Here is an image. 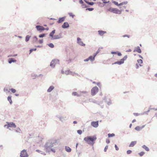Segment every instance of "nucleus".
Wrapping results in <instances>:
<instances>
[{"label": "nucleus", "mask_w": 157, "mask_h": 157, "mask_svg": "<svg viewBox=\"0 0 157 157\" xmlns=\"http://www.w3.org/2000/svg\"><path fill=\"white\" fill-rule=\"evenodd\" d=\"M56 141L54 140H51L48 141L44 145V150L46 152H50V148L56 146Z\"/></svg>", "instance_id": "f257e3e1"}, {"label": "nucleus", "mask_w": 157, "mask_h": 157, "mask_svg": "<svg viewBox=\"0 0 157 157\" xmlns=\"http://www.w3.org/2000/svg\"><path fill=\"white\" fill-rule=\"evenodd\" d=\"M96 139L97 137L95 136H87L84 138V140L87 144L92 145L94 144Z\"/></svg>", "instance_id": "f03ea898"}, {"label": "nucleus", "mask_w": 157, "mask_h": 157, "mask_svg": "<svg viewBox=\"0 0 157 157\" xmlns=\"http://www.w3.org/2000/svg\"><path fill=\"white\" fill-rule=\"evenodd\" d=\"M122 7H120L121 10H119L118 9L115 8H113L110 7L108 9V10L111 12H112L114 13L118 14H121V11L124 10V8L122 9Z\"/></svg>", "instance_id": "7ed1b4c3"}, {"label": "nucleus", "mask_w": 157, "mask_h": 157, "mask_svg": "<svg viewBox=\"0 0 157 157\" xmlns=\"http://www.w3.org/2000/svg\"><path fill=\"white\" fill-rule=\"evenodd\" d=\"M98 88L97 86L93 87L91 90V94L92 96L95 95L98 92Z\"/></svg>", "instance_id": "20e7f679"}, {"label": "nucleus", "mask_w": 157, "mask_h": 157, "mask_svg": "<svg viewBox=\"0 0 157 157\" xmlns=\"http://www.w3.org/2000/svg\"><path fill=\"white\" fill-rule=\"evenodd\" d=\"M7 124H5L4 126V127H6V126L7 128H15L16 127V126L15 124L13 122H7Z\"/></svg>", "instance_id": "39448f33"}, {"label": "nucleus", "mask_w": 157, "mask_h": 157, "mask_svg": "<svg viewBox=\"0 0 157 157\" xmlns=\"http://www.w3.org/2000/svg\"><path fill=\"white\" fill-rule=\"evenodd\" d=\"M20 156L21 157H28L29 155L27 153L25 150H23L21 152Z\"/></svg>", "instance_id": "423d86ee"}, {"label": "nucleus", "mask_w": 157, "mask_h": 157, "mask_svg": "<svg viewBox=\"0 0 157 157\" xmlns=\"http://www.w3.org/2000/svg\"><path fill=\"white\" fill-rule=\"evenodd\" d=\"M36 28L37 31H40V33L41 32L45 30V28L40 25H36Z\"/></svg>", "instance_id": "0eeeda50"}, {"label": "nucleus", "mask_w": 157, "mask_h": 157, "mask_svg": "<svg viewBox=\"0 0 157 157\" xmlns=\"http://www.w3.org/2000/svg\"><path fill=\"white\" fill-rule=\"evenodd\" d=\"M59 60L58 59H54L52 60L50 64V66L54 68L55 66V65L56 64L57 62H59Z\"/></svg>", "instance_id": "6e6552de"}, {"label": "nucleus", "mask_w": 157, "mask_h": 157, "mask_svg": "<svg viewBox=\"0 0 157 157\" xmlns=\"http://www.w3.org/2000/svg\"><path fill=\"white\" fill-rule=\"evenodd\" d=\"M77 43L81 46H85V44L83 43V42L81 41V39L79 37H78L77 38Z\"/></svg>", "instance_id": "1a4fd4ad"}, {"label": "nucleus", "mask_w": 157, "mask_h": 157, "mask_svg": "<svg viewBox=\"0 0 157 157\" xmlns=\"http://www.w3.org/2000/svg\"><path fill=\"white\" fill-rule=\"evenodd\" d=\"M57 117L59 119V120L62 122H63L67 120L66 117H63L59 115L57 116Z\"/></svg>", "instance_id": "9d476101"}, {"label": "nucleus", "mask_w": 157, "mask_h": 157, "mask_svg": "<svg viewBox=\"0 0 157 157\" xmlns=\"http://www.w3.org/2000/svg\"><path fill=\"white\" fill-rule=\"evenodd\" d=\"M91 125L94 128H97L98 126V121H92L91 122Z\"/></svg>", "instance_id": "9b49d317"}, {"label": "nucleus", "mask_w": 157, "mask_h": 157, "mask_svg": "<svg viewBox=\"0 0 157 157\" xmlns=\"http://www.w3.org/2000/svg\"><path fill=\"white\" fill-rule=\"evenodd\" d=\"M62 37V34L61 33H60L59 35H55L54 36V37L53 38V40H56L59 39L61 38Z\"/></svg>", "instance_id": "f8f14e48"}, {"label": "nucleus", "mask_w": 157, "mask_h": 157, "mask_svg": "<svg viewBox=\"0 0 157 157\" xmlns=\"http://www.w3.org/2000/svg\"><path fill=\"white\" fill-rule=\"evenodd\" d=\"M69 26V25L67 22H65L62 25V27L63 29H66Z\"/></svg>", "instance_id": "ddd939ff"}, {"label": "nucleus", "mask_w": 157, "mask_h": 157, "mask_svg": "<svg viewBox=\"0 0 157 157\" xmlns=\"http://www.w3.org/2000/svg\"><path fill=\"white\" fill-rule=\"evenodd\" d=\"M66 17H60L59 18L58 20L57 21V22L58 23H61L63 22L65 20Z\"/></svg>", "instance_id": "4468645a"}, {"label": "nucleus", "mask_w": 157, "mask_h": 157, "mask_svg": "<svg viewBox=\"0 0 157 157\" xmlns=\"http://www.w3.org/2000/svg\"><path fill=\"white\" fill-rule=\"evenodd\" d=\"M136 52L139 53H141V50L139 46H137L136 48L134 50L133 52Z\"/></svg>", "instance_id": "2eb2a0df"}, {"label": "nucleus", "mask_w": 157, "mask_h": 157, "mask_svg": "<svg viewBox=\"0 0 157 157\" xmlns=\"http://www.w3.org/2000/svg\"><path fill=\"white\" fill-rule=\"evenodd\" d=\"M16 61L17 60L13 58H9L8 60V62L10 64L12 62H16Z\"/></svg>", "instance_id": "dca6fc26"}, {"label": "nucleus", "mask_w": 157, "mask_h": 157, "mask_svg": "<svg viewBox=\"0 0 157 157\" xmlns=\"http://www.w3.org/2000/svg\"><path fill=\"white\" fill-rule=\"evenodd\" d=\"M98 34L101 36L103 35L105 33H106V32L102 30H99L98 31Z\"/></svg>", "instance_id": "f3484780"}, {"label": "nucleus", "mask_w": 157, "mask_h": 157, "mask_svg": "<svg viewBox=\"0 0 157 157\" xmlns=\"http://www.w3.org/2000/svg\"><path fill=\"white\" fill-rule=\"evenodd\" d=\"M124 62L122 61L121 60L120 61H117V62H114V63H113L112 64V65L114 64H118L119 65H121L123 63H124Z\"/></svg>", "instance_id": "a211bd4d"}, {"label": "nucleus", "mask_w": 157, "mask_h": 157, "mask_svg": "<svg viewBox=\"0 0 157 157\" xmlns=\"http://www.w3.org/2000/svg\"><path fill=\"white\" fill-rule=\"evenodd\" d=\"M136 144V141H132L129 145V147H133Z\"/></svg>", "instance_id": "6ab92c4d"}, {"label": "nucleus", "mask_w": 157, "mask_h": 157, "mask_svg": "<svg viewBox=\"0 0 157 157\" xmlns=\"http://www.w3.org/2000/svg\"><path fill=\"white\" fill-rule=\"evenodd\" d=\"M84 2L87 4H88L89 5H90L91 6H92L93 5H94L95 3L91 2H90L87 1L86 0H83Z\"/></svg>", "instance_id": "aec40b11"}, {"label": "nucleus", "mask_w": 157, "mask_h": 157, "mask_svg": "<svg viewBox=\"0 0 157 157\" xmlns=\"http://www.w3.org/2000/svg\"><path fill=\"white\" fill-rule=\"evenodd\" d=\"M54 88V87L53 86H51L49 87L48 88V89L47 90V92H50L52 91L53 90Z\"/></svg>", "instance_id": "412c9836"}, {"label": "nucleus", "mask_w": 157, "mask_h": 157, "mask_svg": "<svg viewBox=\"0 0 157 157\" xmlns=\"http://www.w3.org/2000/svg\"><path fill=\"white\" fill-rule=\"evenodd\" d=\"M65 150L68 152H70L71 151V149L69 147L65 146Z\"/></svg>", "instance_id": "4be33fe9"}, {"label": "nucleus", "mask_w": 157, "mask_h": 157, "mask_svg": "<svg viewBox=\"0 0 157 157\" xmlns=\"http://www.w3.org/2000/svg\"><path fill=\"white\" fill-rule=\"evenodd\" d=\"M7 100L9 102L10 104H12V101L11 99V97L10 96H9L7 97Z\"/></svg>", "instance_id": "5701e85b"}, {"label": "nucleus", "mask_w": 157, "mask_h": 157, "mask_svg": "<svg viewBox=\"0 0 157 157\" xmlns=\"http://www.w3.org/2000/svg\"><path fill=\"white\" fill-rule=\"evenodd\" d=\"M81 4V6L82 8H86L89 7V6L85 4L84 3V2H83V4Z\"/></svg>", "instance_id": "b1692460"}, {"label": "nucleus", "mask_w": 157, "mask_h": 157, "mask_svg": "<svg viewBox=\"0 0 157 157\" xmlns=\"http://www.w3.org/2000/svg\"><path fill=\"white\" fill-rule=\"evenodd\" d=\"M142 147L143 148L145 149V150L147 151H148L149 150V148L147 146H145V145H143L142 146Z\"/></svg>", "instance_id": "393cba45"}, {"label": "nucleus", "mask_w": 157, "mask_h": 157, "mask_svg": "<svg viewBox=\"0 0 157 157\" xmlns=\"http://www.w3.org/2000/svg\"><path fill=\"white\" fill-rule=\"evenodd\" d=\"M31 37V36L29 35H27L25 37V41L26 42H27L29 40V39Z\"/></svg>", "instance_id": "a878e982"}, {"label": "nucleus", "mask_w": 157, "mask_h": 157, "mask_svg": "<svg viewBox=\"0 0 157 157\" xmlns=\"http://www.w3.org/2000/svg\"><path fill=\"white\" fill-rule=\"evenodd\" d=\"M88 58L89 60H90L91 62L94 61L95 59V58H94V57H93V56H90L88 57Z\"/></svg>", "instance_id": "bb28decb"}, {"label": "nucleus", "mask_w": 157, "mask_h": 157, "mask_svg": "<svg viewBox=\"0 0 157 157\" xmlns=\"http://www.w3.org/2000/svg\"><path fill=\"white\" fill-rule=\"evenodd\" d=\"M47 35L46 33H42L39 35V37L40 38H43L45 37Z\"/></svg>", "instance_id": "cd10ccee"}, {"label": "nucleus", "mask_w": 157, "mask_h": 157, "mask_svg": "<svg viewBox=\"0 0 157 157\" xmlns=\"http://www.w3.org/2000/svg\"><path fill=\"white\" fill-rule=\"evenodd\" d=\"M36 151L38 152V153H40V154H43V155H46V154L45 153L41 151H40V150H36Z\"/></svg>", "instance_id": "c85d7f7f"}, {"label": "nucleus", "mask_w": 157, "mask_h": 157, "mask_svg": "<svg viewBox=\"0 0 157 157\" xmlns=\"http://www.w3.org/2000/svg\"><path fill=\"white\" fill-rule=\"evenodd\" d=\"M105 102H106L107 105H109L112 104L111 101L110 99H109V101H106Z\"/></svg>", "instance_id": "c756f323"}, {"label": "nucleus", "mask_w": 157, "mask_h": 157, "mask_svg": "<svg viewBox=\"0 0 157 157\" xmlns=\"http://www.w3.org/2000/svg\"><path fill=\"white\" fill-rule=\"evenodd\" d=\"M72 95L74 96H77L78 97H79L80 96V95L79 94H78L76 92H73L72 93Z\"/></svg>", "instance_id": "7c9ffc66"}, {"label": "nucleus", "mask_w": 157, "mask_h": 157, "mask_svg": "<svg viewBox=\"0 0 157 157\" xmlns=\"http://www.w3.org/2000/svg\"><path fill=\"white\" fill-rule=\"evenodd\" d=\"M108 135L109 137H112L115 136V134L113 133L111 134L109 133Z\"/></svg>", "instance_id": "2f4dec72"}, {"label": "nucleus", "mask_w": 157, "mask_h": 157, "mask_svg": "<svg viewBox=\"0 0 157 157\" xmlns=\"http://www.w3.org/2000/svg\"><path fill=\"white\" fill-rule=\"evenodd\" d=\"M48 46H49L51 48H52L54 47V44L52 43H50L48 44Z\"/></svg>", "instance_id": "473e14b6"}, {"label": "nucleus", "mask_w": 157, "mask_h": 157, "mask_svg": "<svg viewBox=\"0 0 157 157\" xmlns=\"http://www.w3.org/2000/svg\"><path fill=\"white\" fill-rule=\"evenodd\" d=\"M135 129L137 131H140V130H141V129L140 128V127L139 126H137L135 127Z\"/></svg>", "instance_id": "72a5a7b5"}, {"label": "nucleus", "mask_w": 157, "mask_h": 157, "mask_svg": "<svg viewBox=\"0 0 157 157\" xmlns=\"http://www.w3.org/2000/svg\"><path fill=\"white\" fill-rule=\"evenodd\" d=\"M127 58V55H125L121 59V60L123 61L124 62V60H125Z\"/></svg>", "instance_id": "f704fd0d"}, {"label": "nucleus", "mask_w": 157, "mask_h": 157, "mask_svg": "<svg viewBox=\"0 0 157 157\" xmlns=\"http://www.w3.org/2000/svg\"><path fill=\"white\" fill-rule=\"evenodd\" d=\"M54 34L52 32L50 33L49 34V36L51 37V39L53 40V38L54 37Z\"/></svg>", "instance_id": "c9c22d12"}, {"label": "nucleus", "mask_w": 157, "mask_h": 157, "mask_svg": "<svg viewBox=\"0 0 157 157\" xmlns=\"http://www.w3.org/2000/svg\"><path fill=\"white\" fill-rule=\"evenodd\" d=\"M33 38L35 39V40H34L33 41V42H36V41H37L38 40V38H37V37H36V36H34L33 37Z\"/></svg>", "instance_id": "e433bc0d"}, {"label": "nucleus", "mask_w": 157, "mask_h": 157, "mask_svg": "<svg viewBox=\"0 0 157 157\" xmlns=\"http://www.w3.org/2000/svg\"><path fill=\"white\" fill-rule=\"evenodd\" d=\"M36 50V48H33L29 50L30 53H32L33 51H35Z\"/></svg>", "instance_id": "4c0bfd02"}, {"label": "nucleus", "mask_w": 157, "mask_h": 157, "mask_svg": "<svg viewBox=\"0 0 157 157\" xmlns=\"http://www.w3.org/2000/svg\"><path fill=\"white\" fill-rule=\"evenodd\" d=\"M11 91V92L13 93H14L16 92V90L13 88H11L10 89Z\"/></svg>", "instance_id": "58836bf2"}, {"label": "nucleus", "mask_w": 157, "mask_h": 157, "mask_svg": "<svg viewBox=\"0 0 157 157\" xmlns=\"http://www.w3.org/2000/svg\"><path fill=\"white\" fill-rule=\"evenodd\" d=\"M145 153L143 151H141L139 153V155L140 156H142Z\"/></svg>", "instance_id": "ea45409f"}, {"label": "nucleus", "mask_w": 157, "mask_h": 157, "mask_svg": "<svg viewBox=\"0 0 157 157\" xmlns=\"http://www.w3.org/2000/svg\"><path fill=\"white\" fill-rule=\"evenodd\" d=\"M137 62L139 63L142 64L143 63V61L141 59H139L137 60Z\"/></svg>", "instance_id": "a19ab883"}, {"label": "nucleus", "mask_w": 157, "mask_h": 157, "mask_svg": "<svg viewBox=\"0 0 157 157\" xmlns=\"http://www.w3.org/2000/svg\"><path fill=\"white\" fill-rule=\"evenodd\" d=\"M77 133L79 135H81L82 133V132L81 130H77Z\"/></svg>", "instance_id": "79ce46f5"}, {"label": "nucleus", "mask_w": 157, "mask_h": 157, "mask_svg": "<svg viewBox=\"0 0 157 157\" xmlns=\"http://www.w3.org/2000/svg\"><path fill=\"white\" fill-rule=\"evenodd\" d=\"M113 3L116 6H119V4L118 3V2L115 1H113Z\"/></svg>", "instance_id": "37998d69"}, {"label": "nucleus", "mask_w": 157, "mask_h": 157, "mask_svg": "<svg viewBox=\"0 0 157 157\" xmlns=\"http://www.w3.org/2000/svg\"><path fill=\"white\" fill-rule=\"evenodd\" d=\"M130 36L129 35H127V34H125L122 36V37H127L128 38H129L130 37Z\"/></svg>", "instance_id": "c03bdc74"}, {"label": "nucleus", "mask_w": 157, "mask_h": 157, "mask_svg": "<svg viewBox=\"0 0 157 157\" xmlns=\"http://www.w3.org/2000/svg\"><path fill=\"white\" fill-rule=\"evenodd\" d=\"M21 129L19 128H18L17 129L15 130V131L17 132L20 133V131H21Z\"/></svg>", "instance_id": "a18cd8bd"}, {"label": "nucleus", "mask_w": 157, "mask_h": 157, "mask_svg": "<svg viewBox=\"0 0 157 157\" xmlns=\"http://www.w3.org/2000/svg\"><path fill=\"white\" fill-rule=\"evenodd\" d=\"M108 145H107L105 147L104 149V151L105 152H106V150L107 149H108Z\"/></svg>", "instance_id": "49530a36"}, {"label": "nucleus", "mask_w": 157, "mask_h": 157, "mask_svg": "<svg viewBox=\"0 0 157 157\" xmlns=\"http://www.w3.org/2000/svg\"><path fill=\"white\" fill-rule=\"evenodd\" d=\"M132 151H131L130 150H128L127 151V153L128 154H131L132 153Z\"/></svg>", "instance_id": "de8ad7c7"}, {"label": "nucleus", "mask_w": 157, "mask_h": 157, "mask_svg": "<svg viewBox=\"0 0 157 157\" xmlns=\"http://www.w3.org/2000/svg\"><path fill=\"white\" fill-rule=\"evenodd\" d=\"M50 151H52V152H53L54 153H55L56 152L55 150L53 148H50Z\"/></svg>", "instance_id": "09e8293b"}, {"label": "nucleus", "mask_w": 157, "mask_h": 157, "mask_svg": "<svg viewBox=\"0 0 157 157\" xmlns=\"http://www.w3.org/2000/svg\"><path fill=\"white\" fill-rule=\"evenodd\" d=\"M68 14H69L70 16L72 17L73 18L74 16V15L72 13H69Z\"/></svg>", "instance_id": "8fccbe9b"}, {"label": "nucleus", "mask_w": 157, "mask_h": 157, "mask_svg": "<svg viewBox=\"0 0 157 157\" xmlns=\"http://www.w3.org/2000/svg\"><path fill=\"white\" fill-rule=\"evenodd\" d=\"M43 39H40L39 40V42L40 44H42L43 43Z\"/></svg>", "instance_id": "3c124183"}, {"label": "nucleus", "mask_w": 157, "mask_h": 157, "mask_svg": "<svg viewBox=\"0 0 157 157\" xmlns=\"http://www.w3.org/2000/svg\"><path fill=\"white\" fill-rule=\"evenodd\" d=\"M117 55L119 56H121L122 55L121 53L119 52H117Z\"/></svg>", "instance_id": "603ef678"}, {"label": "nucleus", "mask_w": 157, "mask_h": 157, "mask_svg": "<svg viewBox=\"0 0 157 157\" xmlns=\"http://www.w3.org/2000/svg\"><path fill=\"white\" fill-rule=\"evenodd\" d=\"M70 70L67 71H66L65 74L66 75H68L70 74Z\"/></svg>", "instance_id": "864d4df0"}, {"label": "nucleus", "mask_w": 157, "mask_h": 157, "mask_svg": "<svg viewBox=\"0 0 157 157\" xmlns=\"http://www.w3.org/2000/svg\"><path fill=\"white\" fill-rule=\"evenodd\" d=\"M115 148L116 150L117 151H118L119 150V148L116 144H115Z\"/></svg>", "instance_id": "5fc2aeb1"}, {"label": "nucleus", "mask_w": 157, "mask_h": 157, "mask_svg": "<svg viewBox=\"0 0 157 157\" xmlns=\"http://www.w3.org/2000/svg\"><path fill=\"white\" fill-rule=\"evenodd\" d=\"M106 142L107 144H109L110 143V140L109 139H107L106 140Z\"/></svg>", "instance_id": "6e6d98bb"}, {"label": "nucleus", "mask_w": 157, "mask_h": 157, "mask_svg": "<svg viewBox=\"0 0 157 157\" xmlns=\"http://www.w3.org/2000/svg\"><path fill=\"white\" fill-rule=\"evenodd\" d=\"M94 10V8H89V11H93Z\"/></svg>", "instance_id": "4d7b16f0"}, {"label": "nucleus", "mask_w": 157, "mask_h": 157, "mask_svg": "<svg viewBox=\"0 0 157 157\" xmlns=\"http://www.w3.org/2000/svg\"><path fill=\"white\" fill-rule=\"evenodd\" d=\"M100 48H99L98 49V50L96 52V53L98 54L99 52H100Z\"/></svg>", "instance_id": "13d9d810"}, {"label": "nucleus", "mask_w": 157, "mask_h": 157, "mask_svg": "<svg viewBox=\"0 0 157 157\" xmlns=\"http://www.w3.org/2000/svg\"><path fill=\"white\" fill-rule=\"evenodd\" d=\"M83 2L82 0H79V2L80 4H83Z\"/></svg>", "instance_id": "bf43d9fd"}, {"label": "nucleus", "mask_w": 157, "mask_h": 157, "mask_svg": "<svg viewBox=\"0 0 157 157\" xmlns=\"http://www.w3.org/2000/svg\"><path fill=\"white\" fill-rule=\"evenodd\" d=\"M97 54H98L96 52L95 53H94L93 56L94 57V58H95V57L97 55Z\"/></svg>", "instance_id": "052dcab7"}, {"label": "nucleus", "mask_w": 157, "mask_h": 157, "mask_svg": "<svg viewBox=\"0 0 157 157\" xmlns=\"http://www.w3.org/2000/svg\"><path fill=\"white\" fill-rule=\"evenodd\" d=\"M150 111V109H148L147 111H146V112H144L143 113V114H147V113L148 112H149Z\"/></svg>", "instance_id": "680f3d73"}, {"label": "nucleus", "mask_w": 157, "mask_h": 157, "mask_svg": "<svg viewBox=\"0 0 157 157\" xmlns=\"http://www.w3.org/2000/svg\"><path fill=\"white\" fill-rule=\"evenodd\" d=\"M133 114L135 116H138L139 115V114L138 113H134Z\"/></svg>", "instance_id": "e2e57ef3"}, {"label": "nucleus", "mask_w": 157, "mask_h": 157, "mask_svg": "<svg viewBox=\"0 0 157 157\" xmlns=\"http://www.w3.org/2000/svg\"><path fill=\"white\" fill-rule=\"evenodd\" d=\"M111 53L112 54H117V52H111Z\"/></svg>", "instance_id": "0e129e2a"}, {"label": "nucleus", "mask_w": 157, "mask_h": 157, "mask_svg": "<svg viewBox=\"0 0 157 157\" xmlns=\"http://www.w3.org/2000/svg\"><path fill=\"white\" fill-rule=\"evenodd\" d=\"M123 5L124 4H126L128 2L127 1L124 2H122Z\"/></svg>", "instance_id": "69168bd1"}, {"label": "nucleus", "mask_w": 157, "mask_h": 157, "mask_svg": "<svg viewBox=\"0 0 157 157\" xmlns=\"http://www.w3.org/2000/svg\"><path fill=\"white\" fill-rule=\"evenodd\" d=\"M89 60V59L88 58L85 59L84 60L85 62H87Z\"/></svg>", "instance_id": "338daca9"}, {"label": "nucleus", "mask_w": 157, "mask_h": 157, "mask_svg": "<svg viewBox=\"0 0 157 157\" xmlns=\"http://www.w3.org/2000/svg\"><path fill=\"white\" fill-rule=\"evenodd\" d=\"M67 62L68 63H70L71 62V59H69L67 61Z\"/></svg>", "instance_id": "774afa93"}]
</instances>
